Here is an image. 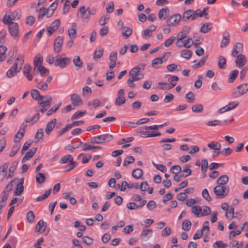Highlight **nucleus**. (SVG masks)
<instances>
[{"mask_svg": "<svg viewBox=\"0 0 248 248\" xmlns=\"http://www.w3.org/2000/svg\"><path fill=\"white\" fill-rule=\"evenodd\" d=\"M171 232V228L170 227H166L165 228L161 233V235L163 237L168 236L170 235Z\"/></svg>", "mask_w": 248, "mask_h": 248, "instance_id": "obj_63", "label": "nucleus"}, {"mask_svg": "<svg viewBox=\"0 0 248 248\" xmlns=\"http://www.w3.org/2000/svg\"><path fill=\"white\" fill-rule=\"evenodd\" d=\"M24 191V186H20V185H16V190L14 191V195L15 196H19L21 194V193L23 192Z\"/></svg>", "mask_w": 248, "mask_h": 248, "instance_id": "obj_57", "label": "nucleus"}, {"mask_svg": "<svg viewBox=\"0 0 248 248\" xmlns=\"http://www.w3.org/2000/svg\"><path fill=\"white\" fill-rule=\"evenodd\" d=\"M194 10L188 9L185 11L183 15L182 16V20L186 22L191 18V20H193V17H194Z\"/></svg>", "mask_w": 248, "mask_h": 248, "instance_id": "obj_16", "label": "nucleus"}, {"mask_svg": "<svg viewBox=\"0 0 248 248\" xmlns=\"http://www.w3.org/2000/svg\"><path fill=\"white\" fill-rule=\"evenodd\" d=\"M182 16L180 14H175L170 16L166 21L168 25L171 26H177L179 25L181 20H182Z\"/></svg>", "mask_w": 248, "mask_h": 248, "instance_id": "obj_8", "label": "nucleus"}, {"mask_svg": "<svg viewBox=\"0 0 248 248\" xmlns=\"http://www.w3.org/2000/svg\"><path fill=\"white\" fill-rule=\"evenodd\" d=\"M188 185L187 180H184L182 182H181L179 185L178 187H176L174 189V191L175 192H177L180 191V189L186 187Z\"/></svg>", "mask_w": 248, "mask_h": 248, "instance_id": "obj_60", "label": "nucleus"}, {"mask_svg": "<svg viewBox=\"0 0 248 248\" xmlns=\"http://www.w3.org/2000/svg\"><path fill=\"white\" fill-rule=\"evenodd\" d=\"M207 146L212 150L219 151L221 148V144L218 142L212 141L207 144Z\"/></svg>", "mask_w": 248, "mask_h": 248, "instance_id": "obj_29", "label": "nucleus"}, {"mask_svg": "<svg viewBox=\"0 0 248 248\" xmlns=\"http://www.w3.org/2000/svg\"><path fill=\"white\" fill-rule=\"evenodd\" d=\"M122 31V35L125 37V38H128L132 33V30L131 28L127 27H125L123 29Z\"/></svg>", "mask_w": 248, "mask_h": 248, "instance_id": "obj_40", "label": "nucleus"}, {"mask_svg": "<svg viewBox=\"0 0 248 248\" xmlns=\"http://www.w3.org/2000/svg\"><path fill=\"white\" fill-rule=\"evenodd\" d=\"M227 247V244L224 243L222 241H216L213 246L214 248H226Z\"/></svg>", "mask_w": 248, "mask_h": 248, "instance_id": "obj_49", "label": "nucleus"}, {"mask_svg": "<svg viewBox=\"0 0 248 248\" xmlns=\"http://www.w3.org/2000/svg\"><path fill=\"white\" fill-rule=\"evenodd\" d=\"M186 98L188 103L193 102L195 99V95L192 92H189L186 95Z\"/></svg>", "mask_w": 248, "mask_h": 248, "instance_id": "obj_56", "label": "nucleus"}, {"mask_svg": "<svg viewBox=\"0 0 248 248\" xmlns=\"http://www.w3.org/2000/svg\"><path fill=\"white\" fill-rule=\"evenodd\" d=\"M51 189H49L43 195L38 197L36 199V202H39L46 199L51 194Z\"/></svg>", "mask_w": 248, "mask_h": 248, "instance_id": "obj_43", "label": "nucleus"}, {"mask_svg": "<svg viewBox=\"0 0 248 248\" xmlns=\"http://www.w3.org/2000/svg\"><path fill=\"white\" fill-rule=\"evenodd\" d=\"M103 49L99 50H95L93 55V58L94 60L96 61L101 58L103 54Z\"/></svg>", "mask_w": 248, "mask_h": 248, "instance_id": "obj_41", "label": "nucleus"}, {"mask_svg": "<svg viewBox=\"0 0 248 248\" xmlns=\"http://www.w3.org/2000/svg\"><path fill=\"white\" fill-rule=\"evenodd\" d=\"M43 63V59L41 57L38 58L37 57H35L34 58V67H40L42 65Z\"/></svg>", "mask_w": 248, "mask_h": 248, "instance_id": "obj_51", "label": "nucleus"}, {"mask_svg": "<svg viewBox=\"0 0 248 248\" xmlns=\"http://www.w3.org/2000/svg\"><path fill=\"white\" fill-rule=\"evenodd\" d=\"M202 209L200 206L197 205L193 206L191 208L192 213L197 217H201Z\"/></svg>", "mask_w": 248, "mask_h": 248, "instance_id": "obj_25", "label": "nucleus"}, {"mask_svg": "<svg viewBox=\"0 0 248 248\" xmlns=\"http://www.w3.org/2000/svg\"><path fill=\"white\" fill-rule=\"evenodd\" d=\"M40 117V114L39 112L35 113L31 119H25V122L26 123L32 122V124L36 123L39 120Z\"/></svg>", "mask_w": 248, "mask_h": 248, "instance_id": "obj_44", "label": "nucleus"}, {"mask_svg": "<svg viewBox=\"0 0 248 248\" xmlns=\"http://www.w3.org/2000/svg\"><path fill=\"white\" fill-rule=\"evenodd\" d=\"M191 227V222L188 220H184L182 224V228L184 231H189Z\"/></svg>", "mask_w": 248, "mask_h": 248, "instance_id": "obj_34", "label": "nucleus"}, {"mask_svg": "<svg viewBox=\"0 0 248 248\" xmlns=\"http://www.w3.org/2000/svg\"><path fill=\"white\" fill-rule=\"evenodd\" d=\"M190 167V166L188 165H185L183 167V170L182 171V173H183L181 174L182 176L186 177L191 174L192 171L191 170L189 169Z\"/></svg>", "mask_w": 248, "mask_h": 248, "instance_id": "obj_31", "label": "nucleus"}, {"mask_svg": "<svg viewBox=\"0 0 248 248\" xmlns=\"http://www.w3.org/2000/svg\"><path fill=\"white\" fill-rule=\"evenodd\" d=\"M228 181L229 177L227 175H222L217 179V186H226Z\"/></svg>", "mask_w": 248, "mask_h": 248, "instance_id": "obj_22", "label": "nucleus"}, {"mask_svg": "<svg viewBox=\"0 0 248 248\" xmlns=\"http://www.w3.org/2000/svg\"><path fill=\"white\" fill-rule=\"evenodd\" d=\"M77 24L76 23L74 22L72 24L71 28L68 30V34L69 37L71 38H75L77 35Z\"/></svg>", "mask_w": 248, "mask_h": 248, "instance_id": "obj_18", "label": "nucleus"}, {"mask_svg": "<svg viewBox=\"0 0 248 248\" xmlns=\"http://www.w3.org/2000/svg\"><path fill=\"white\" fill-rule=\"evenodd\" d=\"M73 160V157L71 155H67L62 156L60 159V163L65 164L68 162L72 161Z\"/></svg>", "mask_w": 248, "mask_h": 248, "instance_id": "obj_39", "label": "nucleus"}, {"mask_svg": "<svg viewBox=\"0 0 248 248\" xmlns=\"http://www.w3.org/2000/svg\"><path fill=\"white\" fill-rule=\"evenodd\" d=\"M207 59V56H204L199 62L192 66L193 68L195 70L203 65Z\"/></svg>", "mask_w": 248, "mask_h": 248, "instance_id": "obj_48", "label": "nucleus"}, {"mask_svg": "<svg viewBox=\"0 0 248 248\" xmlns=\"http://www.w3.org/2000/svg\"><path fill=\"white\" fill-rule=\"evenodd\" d=\"M74 65L76 67L77 69H80L83 66V62L80 60L79 56H76L73 60Z\"/></svg>", "mask_w": 248, "mask_h": 248, "instance_id": "obj_24", "label": "nucleus"}, {"mask_svg": "<svg viewBox=\"0 0 248 248\" xmlns=\"http://www.w3.org/2000/svg\"><path fill=\"white\" fill-rule=\"evenodd\" d=\"M2 45L3 42L0 40V62L4 61L8 56V55L6 54L7 48Z\"/></svg>", "mask_w": 248, "mask_h": 248, "instance_id": "obj_17", "label": "nucleus"}, {"mask_svg": "<svg viewBox=\"0 0 248 248\" xmlns=\"http://www.w3.org/2000/svg\"><path fill=\"white\" fill-rule=\"evenodd\" d=\"M213 191L217 198L223 199L228 194L230 188L227 186H217Z\"/></svg>", "mask_w": 248, "mask_h": 248, "instance_id": "obj_2", "label": "nucleus"}, {"mask_svg": "<svg viewBox=\"0 0 248 248\" xmlns=\"http://www.w3.org/2000/svg\"><path fill=\"white\" fill-rule=\"evenodd\" d=\"M109 18V16H104L101 17L99 20V24L101 26H104L108 22Z\"/></svg>", "mask_w": 248, "mask_h": 248, "instance_id": "obj_61", "label": "nucleus"}, {"mask_svg": "<svg viewBox=\"0 0 248 248\" xmlns=\"http://www.w3.org/2000/svg\"><path fill=\"white\" fill-rule=\"evenodd\" d=\"M20 147V144L16 143L12 147V150L10 154V156H14L19 150Z\"/></svg>", "mask_w": 248, "mask_h": 248, "instance_id": "obj_52", "label": "nucleus"}, {"mask_svg": "<svg viewBox=\"0 0 248 248\" xmlns=\"http://www.w3.org/2000/svg\"><path fill=\"white\" fill-rule=\"evenodd\" d=\"M169 12V9L168 7L161 9L158 12V18L160 20H164L168 16Z\"/></svg>", "mask_w": 248, "mask_h": 248, "instance_id": "obj_23", "label": "nucleus"}, {"mask_svg": "<svg viewBox=\"0 0 248 248\" xmlns=\"http://www.w3.org/2000/svg\"><path fill=\"white\" fill-rule=\"evenodd\" d=\"M192 54V52L190 50L184 49L181 52V56L187 60H189L191 57Z\"/></svg>", "mask_w": 248, "mask_h": 248, "instance_id": "obj_32", "label": "nucleus"}, {"mask_svg": "<svg viewBox=\"0 0 248 248\" xmlns=\"http://www.w3.org/2000/svg\"><path fill=\"white\" fill-rule=\"evenodd\" d=\"M86 113V110L84 111H77L72 116L71 119L75 120L78 119L79 117H82Z\"/></svg>", "mask_w": 248, "mask_h": 248, "instance_id": "obj_59", "label": "nucleus"}, {"mask_svg": "<svg viewBox=\"0 0 248 248\" xmlns=\"http://www.w3.org/2000/svg\"><path fill=\"white\" fill-rule=\"evenodd\" d=\"M71 101L72 104L74 106H78L81 105L83 101L80 96L77 94L74 93L71 95Z\"/></svg>", "mask_w": 248, "mask_h": 248, "instance_id": "obj_14", "label": "nucleus"}, {"mask_svg": "<svg viewBox=\"0 0 248 248\" xmlns=\"http://www.w3.org/2000/svg\"><path fill=\"white\" fill-rule=\"evenodd\" d=\"M36 179L37 183L39 184H42L45 182L46 177L43 173L38 172L37 174Z\"/></svg>", "mask_w": 248, "mask_h": 248, "instance_id": "obj_50", "label": "nucleus"}, {"mask_svg": "<svg viewBox=\"0 0 248 248\" xmlns=\"http://www.w3.org/2000/svg\"><path fill=\"white\" fill-rule=\"evenodd\" d=\"M38 68V70L42 77H45L49 74V70L46 68L44 66H42Z\"/></svg>", "mask_w": 248, "mask_h": 248, "instance_id": "obj_53", "label": "nucleus"}, {"mask_svg": "<svg viewBox=\"0 0 248 248\" xmlns=\"http://www.w3.org/2000/svg\"><path fill=\"white\" fill-rule=\"evenodd\" d=\"M44 137V133L43 129L42 128H40L38 130L37 133L35 135V139H37V141H35V143H37L40 140H42Z\"/></svg>", "mask_w": 248, "mask_h": 248, "instance_id": "obj_36", "label": "nucleus"}, {"mask_svg": "<svg viewBox=\"0 0 248 248\" xmlns=\"http://www.w3.org/2000/svg\"><path fill=\"white\" fill-rule=\"evenodd\" d=\"M60 24V20L59 19H56L54 21H53L51 26L47 28V31L48 32V35L50 36L52 34L56 31L58 28H59Z\"/></svg>", "mask_w": 248, "mask_h": 248, "instance_id": "obj_11", "label": "nucleus"}, {"mask_svg": "<svg viewBox=\"0 0 248 248\" xmlns=\"http://www.w3.org/2000/svg\"><path fill=\"white\" fill-rule=\"evenodd\" d=\"M71 59L66 57L64 53L58 55L55 57V66H59L61 68H64L69 64Z\"/></svg>", "mask_w": 248, "mask_h": 248, "instance_id": "obj_1", "label": "nucleus"}, {"mask_svg": "<svg viewBox=\"0 0 248 248\" xmlns=\"http://www.w3.org/2000/svg\"><path fill=\"white\" fill-rule=\"evenodd\" d=\"M63 38L58 36L54 42V51L55 53H59L62 50L63 45Z\"/></svg>", "mask_w": 248, "mask_h": 248, "instance_id": "obj_9", "label": "nucleus"}, {"mask_svg": "<svg viewBox=\"0 0 248 248\" xmlns=\"http://www.w3.org/2000/svg\"><path fill=\"white\" fill-rule=\"evenodd\" d=\"M248 91V84L244 83L237 86V87L233 90L232 95L234 97H238L244 94Z\"/></svg>", "mask_w": 248, "mask_h": 248, "instance_id": "obj_7", "label": "nucleus"}, {"mask_svg": "<svg viewBox=\"0 0 248 248\" xmlns=\"http://www.w3.org/2000/svg\"><path fill=\"white\" fill-rule=\"evenodd\" d=\"M191 110L193 112L200 113L203 111V107L202 104L193 105L191 108Z\"/></svg>", "mask_w": 248, "mask_h": 248, "instance_id": "obj_38", "label": "nucleus"}, {"mask_svg": "<svg viewBox=\"0 0 248 248\" xmlns=\"http://www.w3.org/2000/svg\"><path fill=\"white\" fill-rule=\"evenodd\" d=\"M26 218L29 223H32L34 221L35 215L32 211H30L27 213Z\"/></svg>", "mask_w": 248, "mask_h": 248, "instance_id": "obj_37", "label": "nucleus"}, {"mask_svg": "<svg viewBox=\"0 0 248 248\" xmlns=\"http://www.w3.org/2000/svg\"><path fill=\"white\" fill-rule=\"evenodd\" d=\"M31 96L33 99L37 100L38 102L42 96L39 92L36 89H33L31 91Z\"/></svg>", "mask_w": 248, "mask_h": 248, "instance_id": "obj_35", "label": "nucleus"}, {"mask_svg": "<svg viewBox=\"0 0 248 248\" xmlns=\"http://www.w3.org/2000/svg\"><path fill=\"white\" fill-rule=\"evenodd\" d=\"M226 58L222 56H219L218 57V66L220 69H225L226 68Z\"/></svg>", "mask_w": 248, "mask_h": 248, "instance_id": "obj_27", "label": "nucleus"}, {"mask_svg": "<svg viewBox=\"0 0 248 248\" xmlns=\"http://www.w3.org/2000/svg\"><path fill=\"white\" fill-rule=\"evenodd\" d=\"M112 138V136L108 134L94 136L91 139V143L93 144H102L111 140Z\"/></svg>", "mask_w": 248, "mask_h": 248, "instance_id": "obj_3", "label": "nucleus"}, {"mask_svg": "<svg viewBox=\"0 0 248 248\" xmlns=\"http://www.w3.org/2000/svg\"><path fill=\"white\" fill-rule=\"evenodd\" d=\"M247 59L245 55L240 54L236 56V59L235 61L236 66L238 68H241L246 63Z\"/></svg>", "mask_w": 248, "mask_h": 248, "instance_id": "obj_12", "label": "nucleus"}, {"mask_svg": "<svg viewBox=\"0 0 248 248\" xmlns=\"http://www.w3.org/2000/svg\"><path fill=\"white\" fill-rule=\"evenodd\" d=\"M20 18V15L17 11H10L4 16L2 21L4 24L14 23V21L19 20Z\"/></svg>", "mask_w": 248, "mask_h": 248, "instance_id": "obj_5", "label": "nucleus"}, {"mask_svg": "<svg viewBox=\"0 0 248 248\" xmlns=\"http://www.w3.org/2000/svg\"><path fill=\"white\" fill-rule=\"evenodd\" d=\"M202 197L207 202H211L212 199L206 188L204 189L202 193Z\"/></svg>", "mask_w": 248, "mask_h": 248, "instance_id": "obj_47", "label": "nucleus"}, {"mask_svg": "<svg viewBox=\"0 0 248 248\" xmlns=\"http://www.w3.org/2000/svg\"><path fill=\"white\" fill-rule=\"evenodd\" d=\"M46 226V222H45L43 220H40L36 225L35 232L39 233H42L45 231Z\"/></svg>", "mask_w": 248, "mask_h": 248, "instance_id": "obj_13", "label": "nucleus"}, {"mask_svg": "<svg viewBox=\"0 0 248 248\" xmlns=\"http://www.w3.org/2000/svg\"><path fill=\"white\" fill-rule=\"evenodd\" d=\"M37 87L42 91H46L48 88V85L44 81H41L37 83Z\"/></svg>", "mask_w": 248, "mask_h": 248, "instance_id": "obj_54", "label": "nucleus"}, {"mask_svg": "<svg viewBox=\"0 0 248 248\" xmlns=\"http://www.w3.org/2000/svg\"><path fill=\"white\" fill-rule=\"evenodd\" d=\"M212 29V25L210 23L203 24L200 29V32L202 33H207Z\"/></svg>", "mask_w": 248, "mask_h": 248, "instance_id": "obj_30", "label": "nucleus"}, {"mask_svg": "<svg viewBox=\"0 0 248 248\" xmlns=\"http://www.w3.org/2000/svg\"><path fill=\"white\" fill-rule=\"evenodd\" d=\"M8 25V31L11 36L15 40H17L19 37V26L17 23H9Z\"/></svg>", "mask_w": 248, "mask_h": 248, "instance_id": "obj_6", "label": "nucleus"}, {"mask_svg": "<svg viewBox=\"0 0 248 248\" xmlns=\"http://www.w3.org/2000/svg\"><path fill=\"white\" fill-rule=\"evenodd\" d=\"M36 10L37 12H39V14H38V20H41L43 18L44 16H45L46 9L44 7H42V8H40L38 10L37 9V7H36Z\"/></svg>", "mask_w": 248, "mask_h": 248, "instance_id": "obj_46", "label": "nucleus"}, {"mask_svg": "<svg viewBox=\"0 0 248 248\" xmlns=\"http://www.w3.org/2000/svg\"><path fill=\"white\" fill-rule=\"evenodd\" d=\"M140 71L139 70V66H136L130 70L129 73V76L131 78H139V80L142 79L144 77V75L140 73Z\"/></svg>", "mask_w": 248, "mask_h": 248, "instance_id": "obj_10", "label": "nucleus"}, {"mask_svg": "<svg viewBox=\"0 0 248 248\" xmlns=\"http://www.w3.org/2000/svg\"><path fill=\"white\" fill-rule=\"evenodd\" d=\"M52 101V97L50 95H42L40 100H39V105H45L46 106H50Z\"/></svg>", "mask_w": 248, "mask_h": 248, "instance_id": "obj_15", "label": "nucleus"}, {"mask_svg": "<svg viewBox=\"0 0 248 248\" xmlns=\"http://www.w3.org/2000/svg\"><path fill=\"white\" fill-rule=\"evenodd\" d=\"M183 46L186 48H190L192 45L193 44V40L189 38L187 39L184 40L183 42Z\"/></svg>", "mask_w": 248, "mask_h": 248, "instance_id": "obj_62", "label": "nucleus"}, {"mask_svg": "<svg viewBox=\"0 0 248 248\" xmlns=\"http://www.w3.org/2000/svg\"><path fill=\"white\" fill-rule=\"evenodd\" d=\"M17 165V163L14 162L12 164V166L10 167L9 170V173L7 178H11L14 175V171L16 169Z\"/></svg>", "mask_w": 248, "mask_h": 248, "instance_id": "obj_45", "label": "nucleus"}, {"mask_svg": "<svg viewBox=\"0 0 248 248\" xmlns=\"http://www.w3.org/2000/svg\"><path fill=\"white\" fill-rule=\"evenodd\" d=\"M143 175V171L140 169H136L132 170V176L136 179L140 178Z\"/></svg>", "mask_w": 248, "mask_h": 248, "instance_id": "obj_28", "label": "nucleus"}, {"mask_svg": "<svg viewBox=\"0 0 248 248\" xmlns=\"http://www.w3.org/2000/svg\"><path fill=\"white\" fill-rule=\"evenodd\" d=\"M81 14V17L83 21H87L91 17V15H94L96 13V9H91L90 7L85 9L84 6H81L78 10Z\"/></svg>", "mask_w": 248, "mask_h": 248, "instance_id": "obj_4", "label": "nucleus"}, {"mask_svg": "<svg viewBox=\"0 0 248 248\" xmlns=\"http://www.w3.org/2000/svg\"><path fill=\"white\" fill-rule=\"evenodd\" d=\"M37 150V148H33L27 152L25 155L22 159V162H24L29 158L32 157Z\"/></svg>", "mask_w": 248, "mask_h": 248, "instance_id": "obj_21", "label": "nucleus"}, {"mask_svg": "<svg viewBox=\"0 0 248 248\" xmlns=\"http://www.w3.org/2000/svg\"><path fill=\"white\" fill-rule=\"evenodd\" d=\"M61 104H62L61 103H60L57 104L56 105H55V106H53V107H52L49 110H48L47 111L46 115L47 116H49L51 115L53 113L56 112L57 110L61 106Z\"/></svg>", "mask_w": 248, "mask_h": 248, "instance_id": "obj_42", "label": "nucleus"}, {"mask_svg": "<svg viewBox=\"0 0 248 248\" xmlns=\"http://www.w3.org/2000/svg\"><path fill=\"white\" fill-rule=\"evenodd\" d=\"M126 102V99L124 97L117 96L115 104L116 106H121L124 104Z\"/></svg>", "mask_w": 248, "mask_h": 248, "instance_id": "obj_58", "label": "nucleus"}, {"mask_svg": "<svg viewBox=\"0 0 248 248\" xmlns=\"http://www.w3.org/2000/svg\"><path fill=\"white\" fill-rule=\"evenodd\" d=\"M21 69V67H19L18 70H16L11 68L7 71L6 76L9 78H12L16 76L17 73L19 72Z\"/></svg>", "mask_w": 248, "mask_h": 248, "instance_id": "obj_26", "label": "nucleus"}, {"mask_svg": "<svg viewBox=\"0 0 248 248\" xmlns=\"http://www.w3.org/2000/svg\"><path fill=\"white\" fill-rule=\"evenodd\" d=\"M181 169L180 165H174L170 168V171L171 173L177 174L181 171Z\"/></svg>", "mask_w": 248, "mask_h": 248, "instance_id": "obj_55", "label": "nucleus"}, {"mask_svg": "<svg viewBox=\"0 0 248 248\" xmlns=\"http://www.w3.org/2000/svg\"><path fill=\"white\" fill-rule=\"evenodd\" d=\"M239 72L237 70H234L231 72L230 74L228 82L229 83H232L237 78Z\"/></svg>", "mask_w": 248, "mask_h": 248, "instance_id": "obj_33", "label": "nucleus"}, {"mask_svg": "<svg viewBox=\"0 0 248 248\" xmlns=\"http://www.w3.org/2000/svg\"><path fill=\"white\" fill-rule=\"evenodd\" d=\"M230 42V34L227 31L223 33V38L221 43L220 46L221 47H226Z\"/></svg>", "mask_w": 248, "mask_h": 248, "instance_id": "obj_20", "label": "nucleus"}, {"mask_svg": "<svg viewBox=\"0 0 248 248\" xmlns=\"http://www.w3.org/2000/svg\"><path fill=\"white\" fill-rule=\"evenodd\" d=\"M57 119L56 118H54L47 123V124L46 125V128L45 129L46 133L47 135L50 134V132L55 127Z\"/></svg>", "mask_w": 248, "mask_h": 248, "instance_id": "obj_19", "label": "nucleus"}, {"mask_svg": "<svg viewBox=\"0 0 248 248\" xmlns=\"http://www.w3.org/2000/svg\"><path fill=\"white\" fill-rule=\"evenodd\" d=\"M35 22V17L33 16H28L26 19V23L27 24L32 26Z\"/></svg>", "mask_w": 248, "mask_h": 248, "instance_id": "obj_64", "label": "nucleus"}]
</instances>
